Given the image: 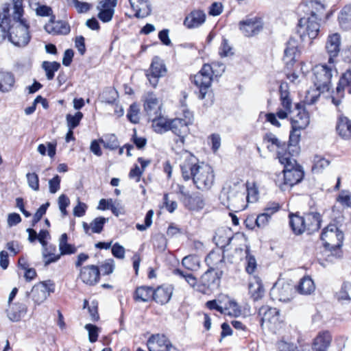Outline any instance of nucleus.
I'll return each instance as SVG.
<instances>
[{
  "mask_svg": "<svg viewBox=\"0 0 351 351\" xmlns=\"http://www.w3.org/2000/svg\"><path fill=\"white\" fill-rule=\"evenodd\" d=\"M173 293V287L171 286L158 287L153 291V299L160 304L167 303L171 299Z\"/></svg>",
  "mask_w": 351,
  "mask_h": 351,
  "instance_id": "obj_28",
  "label": "nucleus"
},
{
  "mask_svg": "<svg viewBox=\"0 0 351 351\" xmlns=\"http://www.w3.org/2000/svg\"><path fill=\"white\" fill-rule=\"evenodd\" d=\"M223 303L224 296H222L218 300L208 301L206 305L209 309H215L221 313H223Z\"/></svg>",
  "mask_w": 351,
  "mask_h": 351,
  "instance_id": "obj_60",
  "label": "nucleus"
},
{
  "mask_svg": "<svg viewBox=\"0 0 351 351\" xmlns=\"http://www.w3.org/2000/svg\"><path fill=\"white\" fill-rule=\"evenodd\" d=\"M45 31L52 35L67 34L70 32L69 26L63 21H55L54 18H51L49 22L45 25Z\"/></svg>",
  "mask_w": 351,
  "mask_h": 351,
  "instance_id": "obj_24",
  "label": "nucleus"
},
{
  "mask_svg": "<svg viewBox=\"0 0 351 351\" xmlns=\"http://www.w3.org/2000/svg\"><path fill=\"white\" fill-rule=\"evenodd\" d=\"M134 299L137 302H148L153 299V290L150 287L142 286L136 288Z\"/></svg>",
  "mask_w": 351,
  "mask_h": 351,
  "instance_id": "obj_40",
  "label": "nucleus"
},
{
  "mask_svg": "<svg viewBox=\"0 0 351 351\" xmlns=\"http://www.w3.org/2000/svg\"><path fill=\"white\" fill-rule=\"evenodd\" d=\"M43 257L45 263V265H48L50 263L58 261L61 255L60 252L58 253L56 246L53 245H45L43 247Z\"/></svg>",
  "mask_w": 351,
  "mask_h": 351,
  "instance_id": "obj_37",
  "label": "nucleus"
},
{
  "mask_svg": "<svg viewBox=\"0 0 351 351\" xmlns=\"http://www.w3.org/2000/svg\"><path fill=\"white\" fill-rule=\"evenodd\" d=\"M249 251V248L246 246L245 254L247 265L245 269L248 274H251L254 272L257 265L254 256L250 255Z\"/></svg>",
  "mask_w": 351,
  "mask_h": 351,
  "instance_id": "obj_59",
  "label": "nucleus"
},
{
  "mask_svg": "<svg viewBox=\"0 0 351 351\" xmlns=\"http://www.w3.org/2000/svg\"><path fill=\"white\" fill-rule=\"evenodd\" d=\"M294 288L291 283L279 280L271 288L270 295L274 300L287 302L293 298Z\"/></svg>",
  "mask_w": 351,
  "mask_h": 351,
  "instance_id": "obj_12",
  "label": "nucleus"
},
{
  "mask_svg": "<svg viewBox=\"0 0 351 351\" xmlns=\"http://www.w3.org/2000/svg\"><path fill=\"white\" fill-rule=\"evenodd\" d=\"M332 70L325 64L316 65L313 69L314 86L322 92L328 91L331 85Z\"/></svg>",
  "mask_w": 351,
  "mask_h": 351,
  "instance_id": "obj_8",
  "label": "nucleus"
},
{
  "mask_svg": "<svg viewBox=\"0 0 351 351\" xmlns=\"http://www.w3.org/2000/svg\"><path fill=\"white\" fill-rule=\"evenodd\" d=\"M108 221V219L103 217L94 219L90 222L91 233H100L103 230L104 225Z\"/></svg>",
  "mask_w": 351,
  "mask_h": 351,
  "instance_id": "obj_53",
  "label": "nucleus"
},
{
  "mask_svg": "<svg viewBox=\"0 0 351 351\" xmlns=\"http://www.w3.org/2000/svg\"><path fill=\"white\" fill-rule=\"evenodd\" d=\"M295 288L302 295H310L315 291V285L311 277L304 276L301 278L299 284Z\"/></svg>",
  "mask_w": 351,
  "mask_h": 351,
  "instance_id": "obj_36",
  "label": "nucleus"
},
{
  "mask_svg": "<svg viewBox=\"0 0 351 351\" xmlns=\"http://www.w3.org/2000/svg\"><path fill=\"white\" fill-rule=\"evenodd\" d=\"M339 25L343 29H351V5L345 6L339 15Z\"/></svg>",
  "mask_w": 351,
  "mask_h": 351,
  "instance_id": "obj_44",
  "label": "nucleus"
},
{
  "mask_svg": "<svg viewBox=\"0 0 351 351\" xmlns=\"http://www.w3.org/2000/svg\"><path fill=\"white\" fill-rule=\"evenodd\" d=\"M219 278L213 269L206 271L201 277L197 290L207 293L208 291L215 289L219 286Z\"/></svg>",
  "mask_w": 351,
  "mask_h": 351,
  "instance_id": "obj_14",
  "label": "nucleus"
},
{
  "mask_svg": "<svg viewBox=\"0 0 351 351\" xmlns=\"http://www.w3.org/2000/svg\"><path fill=\"white\" fill-rule=\"evenodd\" d=\"M182 265L187 269L193 271L196 270L199 267V258L193 255L185 256L182 261Z\"/></svg>",
  "mask_w": 351,
  "mask_h": 351,
  "instance_id": "obj_49",
  "label": "nucleus"
},
{
  "mask_svg": "<svg viewBox=\"0 0 351 351\" xmlns=\"http://www.w3.org/2000/svg\"><path fill=\"white\" fill-rule=\"evenodd\" d=\"M239 25L241 31L247 37L258 34L263 29L262 23L256 19L241 21Z\"/></svg>",
  "mask_w": 351,
  "mask_h": 351,
  "instance_id": "obj_21",
  "label": "nucleus"
},
{
  "mask_svg": "<svg viewBox=\"0 0 351 351\" xmlns=\"http://www.w3.org/2000/svg\"><path fill=\"white\" fill-rule=\"evenodd\" d=\"M221 203L229 210L239 212L244 210L247 204L245 202V193L233 190L223 191L219 196Z\"/></svg>",
  "mask_w": 351,
  "mask_h": 351,
  "instance_id": "obj_6",
  "label": "nucleus"
},
{
  "mask_svg": "<svg viewBox=\"0 0 351 351\" xmlns=\"http://www.w3.org/2000/svg\"><path fill=\"white\" fill-rule=\"evenodd\" d=\"M258 191L257 186L254 183L247 184V195H245V199L247 202H255L258 199Z\"/></svg>",
  "mask_w": 351,
  "mask_h": 351,
  "instance_id": "obj_56",
  "label": "nucleus"
},
{
  "mask_svg": "<svg viewBox=\"0 0 351 351\" xmlns=\"http://www.w3.org/2000/svg\"><path fill=\"white\" fill-rule=\"evenodd\" d=\"M34 11L35 12L36 16L41 17L49 16L50 19L54 18L51 8L48 5L41 3L38 7H36V10Z\"/></svg>",
  "mask_w": 351,
  "mask_h": 351,
  "instance_id": "obj_58",
  "label": "nucleus"
},
{
  "mask_svg": "<svg viewBox=\"0 0 351 351\" xmlns=\"http://www.w3.org/2000/svg\"><path fill=\"white\" fill-rule=\"evenodd\" d=\"M60 66V63L57 62H43L42 67L45 70L47 78L51 80L54 77V73L57 71Z\"/></svg>",
  "mask_w": 351,
  "mask_h": 351,
  "instance_id": "obj_47",
  "label": "nucleus"
},
{
  "mask_svg": "<svg viewBox=\"0 0 351 351\" xmlns=\"http://www.w3.org/2000/svg\"><path fill=\"white\" fill-rule=\"evenodd\" d=\"M206 17V14L202 10H195L186 16L184 24L189 29L197 28L204 23Z\"/></svg>",
  "mask_w": 351,
  "mask_h": 351,
  "instance_id": "obj_26",
  "label": "nucleus"
},
{
  "mask_svg": "<svg viewBox=\"0 0 351 351\" xmlns=\"http://www.w3.org/2000/svg\"><path fill=\"white\" fill-rule=\"evenodd\" d=\"M264 140L269 143L267 145V147L271 151H276L277 154L278 155V151L281 152V154L283 155L286 152L287 145L284 142H281L274 134L269 133L266 134Z\"/></svg>",
  "mask_w": 351,
  "mask_h": 351,
  "instance_id": "obj_35",
  "label": "nucleus"
},
{
  "mask_svg": "<svg viewBox=\"0 0 351 351\" xmlns=\"http://www.w3.org/2000/svg\"><path fill=\"white\" fill-rule=\"evenodd\" d=\"M249 292L254 300L261 299L264 294V289L261 280L256 276L252 277L248 285Z\"/></svg>",
  "mask_w": 351,
  "mask_h": 351,
  "instance_id": "obj_34",
  "label": "nucleus"
},
{
  "mask_svg": "<svg viewBox=\"0 0 351 351\" xmlns=\"http://www.w3.org/2000/svg\"><path fill=\"white\" fill-rule=\"evenodd\" d=\"M223 259V255L219 252H210L206 258V263L210 267L217 266L222 262Z\"/></svg>",
  "mask_w": 351,
  "mask_h": 351,
  "instance_id": "obj_51",
  "label": "nucleus"
},
{
  "mask_svg": "<svg viewBox=\"0 0 351 351\" xmlns=\"http://www.w3.org/2000/svg\"><path fill=\"white\" fill-rule=\"evenodd\" d=\"M167 69L164 61L158 56H154L152 60L149 68L145 71V75L149 84L156 88L159 78L165 76Z\"/></svg>",
  "mask_w": 351,
  "mask_h": 351,
  "instance_id": "obj_11",
  "label": "nucleus"
},
{
  "mask_svg": "<svg viewBox=\"0 0 351 351\" xmlns=\"http://www.w3.org/2000/svg\"><path fill=\"white\" fill-rule=\"evenodd\" d=\"M152 127L155 132L162 133L172 128L173 120H169L167 117L162 116L161 114L156 117L151 119Z\"/></svg>",
  "mask_w": 351,
  "mask_h": 351,
  "instance_id": "obj_33",
  "label": "nucleus"
},
{
  "mask_svg": "<svg viewBox=\"0 0 351 351\" xmlns=\"http://www.w3.org/2000/svg\"><path fill=\"white\" fill-rule=\"evenodd\" d=\"M322 93L323 92L318 90L316 87L308 90L303 100L304 105L314 104L318 100Z\"/></svg>",
  "mask_w": 351,
  "mask_h": 351,
  "instance_id": "obj_48",
  "label": "nucleus"
},
{
  "mask_svg": "<svg viewBox=\"0 0 351 351\" xmlns=\"http://www.w3.org/2000/svg\"><path fill=\"white\" fill-rule=\"evenodd\" d=\"M319 27L317 14L315 12L311 11L310 16L300 20L298 32L303 40H305L306 38L312 40L317 37L319 32Z\"/></svg>",
  "mask_w": 351,
  "mask_h": 351,
  "instance_id": "obj_7",
  "label": "nucleus"
},
{
  "mask_svg": "<svg viewBox=\"0 0 351 351\" xmlns=\"http://www.w3.org/2000/svg\"><path fill=\"white\" fill-rule=\"evenodd\" d=\"M216 64L203 65L202 69L193 77V83L199 88V98L203 99L207 94L208 90L211 86L213 76L219 75V72H215L214 68Z\"/></svg>",
  "mask_w": 351,
  "mask_h": 351,
  "instance_id": "obj_4",
  "label": "nucleus"
},
{
  "mask_svg": "<svg viewBox=\"0 0 351 351\" xmlns=\"http://www.w3.org/2000/svg\"><path fill=\"white\" fill-rule=\"evenodd\" d=\"M84 115L81 112H76L74 114H67L66 115V123L68 129L74 130L77 128L82 121Z\"/></svg>",
  "mask_w": 351,
  "mask_h": 351,
  "instance_id": "obj_45",
  "label": "nucleus"
},
{
  "mask_svg": "<svg viewBox=\"0 0 351 351\" xmlns=\"http://www.w3.org/2000/svg\"><path fill=\"white\" fill-rule=\"evenodd\" d=\"M13 5V22L25 21L22 19L24 13L23 0H12Z\"/></svg>",
  "mask_w": 351,
  "mask_h": 351,
  "instance_id": "obj_50",
  "label": "nucleus"
},
{
  "mask_svg": "<svg viewBox=\"0 0 351 351\" xmlns=\"http://www.w3.org/2000/svg\"><path fill=\"white\" fill-rule=\"evenodd\" d=\"M321 239L326 248L330 250H335L341 246L343 234L335 225L330 224L324 229Z\"/></svg>",
  "mask_w": 351,
  "mask_h": 351,
  "instance_id": "obj_9",
  "label": "nucleus"
},
{
  "mask_svg": "<svg viewBox=\"0 0 351 351\" xmlns=\"http://www.w3.org/2000/svg\"><path fill=\"white\" fill-rule=\"evenodd\" d=\"M149 351H170L173 347L169 339L164 335H152L147 340Z\"/></svg>",
  "mask_w": 351,
  "mask_h": 351,
  "instance_id": "obj_16",
  "label": "nucleus"
},
{
  "mask_svg": "<svg viewBox=\"0 0 351 351\" xmlns=\"http://www.w3.org/2000/svg\"><path fill=\"white\" fill-rule=\"evenodd\" d=\"M278 160L285 167L283 170L285 184L293 186L302 180L304 173L297 165L295 159L290 155V153L282 155L278 151Z\"/></svg>",
  "mask_w": 351,
  "mask_h": 351,
  "instance_id": "obj_3",
  "label": "nucleus"
},
{
  "mask_svg": "<svg viewBox=\"0 0 351 351\" xmlns=\"http://www.w3.org/2000/svg\"><path fill=\"white\" fill-rule=\"evenodd\" d=\"M80 278L84 283L93 285L99 279V268L93 265L84 267L80 269Z\"/></svg>",
  "mask_w": 351,
  "mask_h": 351,
  "instance_id": "obj_19",
  "label": "nucleus"
},
{
  "mask_svg": "<svg viewBox=\"0 0 351 351\" xmlns=\"http://www.w3.org/2000/svg\"><path fill=\"white\" fill-rule=\"evenodd\" d=\"M337 130L339 134L345 139L351 138V121L346 117L339 119Z\"/></svg>",
  "mask_w": 351,
  "mask_h": 351,
  "instance_id": "obj_38",
  "label": "nucleus"
},
{
  "mask_svg": "<svg viewBox=\"0 0 351 351\" xmlns=\"http://www.w3.org/2000/svg\"><path fill=\"white\" fill-rule=\"evenodd\" d=\"M29 186L35 191L39 190V179L36 173H28L26 175Z\"/></svg>",
  "mask_w": 351,
  "mask_h": 351,
  "instance_id": "obj_62",
  "label": "nucleus"
},
{
  "mask_svg": "<svg viewBox=\"0 0 351 351\" xmlns=\"http://www.w3.org/2000/svg\"><path fill=\"white\" fill-rule=\"evenodd\" d=\"M177 276L179 277V283L187 282L191 287H194L197 284L196 278L191 273H184L177 269Z\"/></svg>",
  "mask_w": 351,
  "mask_h": 351,
  "instance_id": "obj_54",
  "label": "nucleus"
},
{
  "mask_svg": "<svg viewBox=\"0 0 351 351\" xmlns=\"http://www.w3.org/2000/svg\"><path fill=\"white\" fill-rule=\"evenodd\" d=\"M129 1L137 18H144L150 14L152 8L149 0H129Z\"/></svg>",
  "mask_w": 351,
  "mask_h": 351,
  "instance_id": "obj_27",
  "label": "nucleus"
},
{
  "mask_svg": "<svg viewBox=\"0 0 351 351\" xmlns=\"http://www.w3.org/2000/svg\"><path fill=\"white\" fill-rule=\"evenodd\" d=\"M140 109L137 104H133L130 106L127 117L133 123H138L140 120Z\"/></svg>",
  "mask_w": 351,
  "mask_h": 351,
  "instance_id": "obj_57",
  "label": "nucleus"
},
{
  "mask_svg": "<svg viewBox=\"0 0 351 351\" xmlns=\"http://www.w3.org/2000/svg\"><path fill=\"white\" fill-rule=\"evenodd\" d=\"M330 162L321 156H315L313 159V171L319 172L324 168L327 167Z\"/></svg>",
  "mask_w": 351,
  "mask_h": 351,
  "instance_id": "obj_55",
  "label": "nucleus"
},
{
  "mask_svg": "<svg viewBox=\"0 0 351 351\" xmlns=\"http://www.w3.org/2000/svg\"><path fill=\"white\" fill-rule=\"evenodd\" d=\"M346 87L349 88L348 91L351 93V71H347L343 74L339 80V84L337 86L336 91L339 97H343L344 94V89Z\"/></svg>",
  "mask_w": 351,
  "mask_h": 351,
  "instance_id": "obj_41",
  "label": "nucleus"
},
{
  "mask_svg": "<svg viewBox=\"0 0 351 351\" xmlns=\"http://www.w3.org/2000/svg\"><path fill=\"white\" fill-rule=\"evenodd\" d=\"M58 204L59 209L62 214L63 216H65L67 215L66 208L70 204V200L69 197L64 195L62 194L59 196L58 199Z\"/></svg>",
  "mask_w": 351,
  "mask_h": 351,
  "instance_id": "obj_63",
  "label": "nucleus"
},
{
  "mask_svg": "<svg viewBox=\"0 0 351 351\" xmlns=\"http://www.w3.org/2000/svg\"><path fill=\"white\" fill-rule=\"evenodd\" d=\"M55 291V283L50 280L39 282L32 288L29 296L36 305L43 303Z\"/></svg>",
  "mask_w": 351,
  "mask_h": 351,
  "instance_id": "obj_10",
  "label": "nucleus"
},
{
  "mask_svg": "<svg viewBox=\"0 0 351 351\" xmlns=\"http://www.w3.org/2000/svg\"><path fill=\"white\" fill-rule=\"evenodd\" d=\"M298 52L297 40L290 38L287 43L283 57V61L288 67L293 66L295 62Z\"/></svg>",
  "mask_w": 351,
  "mask_h": 351,
  "instance_id": "obj_25",
  "label": "nucleus"
},
{
  "mask_svg": "<svg viewBox=\"0 0 351 351\" xmlns=\"http://www.w3.org/2000/svg\"><path fill=\"white\" fill-rule=\"evenodd\" d=\"M67 240L68 237L66 233L62 234L59 239V250L62 255L71 254L75 252V247L69 244Z\"/></svg>",
  "mask_w": 351,
  "mask_h": 351,
  "instance_id": "obj_46",
  "label": "nucleus"
},
{
  "mask_svg": "<svg viewBox=\"0 0 351 351\" xmlns=\"http://www.w3.org/2000/svg\"><path fill=\"white\" fill-rule=\"evenodd\" d=\"M306 231L309 234L317 231L320 228L321 216L317 213H309L304 216Z\"/></svg>",
  "mask_w": 351,
  "mask_h": 351,
  "instance_id": "obj_31",
  "label": "nucleus"
},
{
  "mask_svg": "<svg viewBox=\"0 0 351 351\" xmlns=\"http://www.w3.org/2000/svg\"><path fill=\"white\" fill-rule=\"evenodd\" d=\"M15 77L14 74L8 71L0 70V92L7 93L14 88Z\"/></svg>",
  "mask_w": 351,
  "mask_h": 351,
  "instance_id": "obj_29",
  "label": "nucleus"
},
{
  "mask_svg": "<svg viewBox=\"0 0 351 351\" xmlns=\"http://www.w3.org/2000/svg\"><path fill=\"white\" fill-rule=\"evenodd\" d=\"M332 337L329 332H320L314 339L312 346L314 351H327L330 346Z\"/></svg>",
  "mask_w": 351,
  "mask_h": 351,
  "instance_id": "obj_32",
  "label": "nucleus"
},
{
  "mask_svg": "<svg viewBox=\"0 0 351 351\" xmlns=\"http://www.w3.org/2000/svg\"><path fill=\"white\" fill-rule=\"evenodd\" d=\"M182 99H180V106L178 110H177V122L180 125L182 130L180 132L182 134H179V140L177 139V148L180 146L178 143L184 144V139L189 133V125L192 124L193 121V113L191 111L185 103L188 95L186 92L182 93Z\"/></svg>",
  "mask_w": 351,
  "mask_h": 351,
  "instance_id": "obj_5",
  "label": "nucleus"
},
{
  "mask_svg": "<svg viewBox=\"0 0 351 351\" xmlns=\"http://www.w3.org/2000/svg\"><path fill=\"white\" fill-rule=\"evenodd\" d=\"M180 169L185 180L193 178L194 184L200 190L210 189L215 182L213 167L205 163L197 164V159L189 151L180 155Z\"/></svg>",
  "mask_w": 351,
  "mask_h": 351,
  "instance_id": "obj_1",
  "label": "nucleus"
},
{
  "mask_svg": "<svg viewBox=\"0 0 351 351\" xmlns=\"http://www.w3.org/2000/svg\"><path fill=\"white\" fill-rule=\"evenodd\" d=\"M261 326L266 325L268 328H275L279 323V311L276 308L262 306L259 309Z\"/></svg>",
  "mask_w": 351,
  "mask_h": 351,
  "instance_id": "obj_15",
  "label": "nucleus"
},
{
  "mask_svg": "<svg viewBox=\"0 0 351 351\" xmlns=\"http://www.w3.org/2000/svg\"><path fill=\"white\" fill-rule=\"evenodd\" d=\"M88 332V339L91 343H94L97 340L99 328L95 325L88 324L84 327Z\"/></svg>",
  "mask_w": 351,
  "mask_h": 351,
  "instance_id": "obj_61",
  "label": "nucleus"
},
{
  "mask_svg": "<svg viewBox=\"0 0 351 351\" xmlns=\"http://www.w3.org/2000/svg\"><path fill=\"white\" fill-rule=\"evenodd\" d=\"M300 104H296L298 112L291 119V128L293 130H304L310 123L309 115L305 110H301Z\"/></svg>",
  "mask_w": 351,
  "mask_h": 351,
  "instance_id": "obj_22",
  "label": "nucleus"
},
{
  "mask_svg": "<svg viewBox=\"0 0 351 351\" xmlns=\"http://www.w3.org/2000/svg\"><path fill=\"white\" fill-rule=\"evenodd\" d=\"M279 204L275 202L269 204L265 209L263 213L258 215L255 220L256 225L258 228L266 227L271 219L272 215L278 211Z\"/></svg>",
  "mask_w": 351,
  "mask_h": 351,
  "instance_id": "obj_23",
  "label": "nucleus"
},
{
  "mask_svg": "<svg viewBox=\"0 0 351 351\" xmlns=\"http://www.w3.org/2000/svg\"><path fill=\"white\" fill-rule=\"evenodd\" d=\"M341 37L337 33H334L328 36L326 49L329 55L328 61L330 63L333 62V59L336 58L340 51Z\"/></svg>",
  "mask_w": 351,
  "mask_h": 351,
  "instance_id": "obj_20",
  "label": "nucleus"
},
{
  "mask_svg": "<svg viewBox=\"0 0 351 351\" xmlns=\"http://www.w3.org/2000/svg\"><path fill=\"white\" fill-rule=\"evenodd\" d=\"M337 200L344 206L351 207V193L348 191H341Z\"/></svg>",
  "mask_w": 351,
  "mask_h": 351,
  "instance_id": "obj_64",
  "label": "nucleus"
},
{
  "mask_svg": "<svg viewBox=\"0 0 351 351\" xmlns=\"http://www.w3.org/2000/svg\"><path fill=\"white\" fill-rule=\"evenodd\" d=\"M280 95L281 106L283 109L291 112L292 102L289 98V93L288 91V84L287 83H282L280 85Z\"/></svg>",
  "mask_w": 351,
  "mask_h": 351,
  "instance_id": "obj_42",
  "label": "nucleus"
},
{
  "mask_svg": "<svg viewBox=\"0 0 351 351\" xmlns=\"http://www.w3.org/2000/svg\"><path fill=\"white\" fill-rule=\"evenodd\" d=\"M8 5L3 8L0 13V43L5 38L15 46L24 47L29 41L28 25L25 21H16L11 24Z\"/></svg>",
  "mask_w": 351,
  "mask_h": 351,
  "instance_id": "obj_2",
  "label": "nucleus"
},
{
  "mask_svg": "<svg viewBox=\"0 0 351 351\" xmlns=\"http://www.w3.org/2000/svg\"><path fill=\"white\" fill-rule=\"evenodd\" d=\"M161 106L159 99L154 94L147 95L144 103V110L149 119L161 114Z\"/></svg>",
  "mask_w": 351,
  "mask_h": 351,
  "instance_id": "obj_18",
  "label": "nucleus"
},
{
  "mask_svg": "<svg viewBox=\"0 0 351 351\" xmlns=\"http://www.w3.org/2000/svg\"><path fill=\"white\" fill-rule=\"evenodd\" d=\"M179 197L180 201L184 206L192 210H199L205 206V200L202 195H191L188 190H186L184 186H180Z\"/></svg>",
  "mask_w": 351,
  "mask_h": 351,
  "instance_id": "obj_13",
  "label": "nucleus"
},
{
  "mask_svg": "<svg viewBox=\"0 0 351 351\" xmlns=\"http://www.w3.org/2000/svg\"><path fill=\"white\" fill-rule=\"evenodd\" d=\"M290 226L293 232L296 234H300L306 231L304 216L300 217L297 215H290Z\"/></svg>",
  "mask_w": 351,
  "mask_h": 351,
  "instance_id": "obj_43",
  "label": "nucleus"
},
{
  "mask_svg": "<svg viewBox=\"0 0 351 351\" xmlns=\"http://www.w3.org/2000/svg\"><path fill=\"white\" fill-rule=\"evenodd\" d=\"M37 151L42 155L45 156L47 151V155L50 158H53L56 152V143H47V147L44 144H40L37 147Z\"/></svg>",
  "mask_w": 351,
  "mask_h": 351,
  "instance_id": "obj_52",
  "label": "nucleus"
},
{
  "mask_svg": "<svg viewBox=\"0 0 351 351\" xmlns=\"http://www.w3.org/2000/svg\"><path fill=\"white\" fill-rule=\"evenodd\" d=\"M223 314L237 317L241 314V309L235 301L224 296Z\"/></svg>",
  "mask_w": 351,
  "mask_h": 351,
  "instance_id": "obj_39",
  "label": "nucleus"
},
{
  "mask_svg": "<svg viewBox=\"0 0 351 351\" xmlns=\"http://www.w3.org/2000/svg\"><path fill=\"white\" fill-rule=\"evenodd\" d=\"M27 307L23 303H15L9 305L7 311L8 318L13 322L19 321L27 313Z\"/></svg>",
  "mask_w": 351,
  "mask_h": 351,
  "instance_id": "obj_30",
  "label": "nucleus"
},
{
  "mask_svg": "<svg viewBox=\"0 0 351 351\" xmlns=\"http://www.w3.org/2000/svg\"><path fill=\"white\" fill-rule=\"evenodd\" d=\"M117 4V0H103L99 2L97 7L99 12V19L104 23L109 22L114 13V8Z\"/></svg>",
  "mask_w": 351,
  "mask_h": 351,
  "instance_id": "obj_17",
  "label": "nucleus"
}]
</instances>
